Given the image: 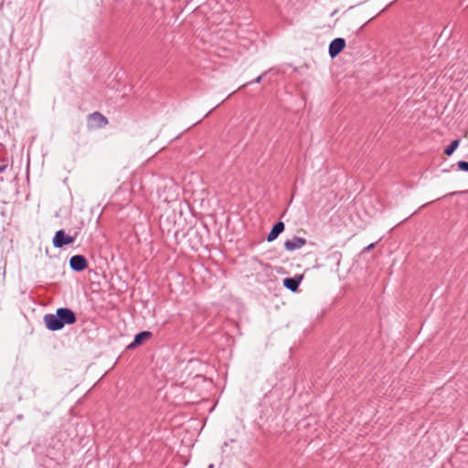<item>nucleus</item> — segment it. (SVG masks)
Masks as SVG:
<instances>
[{"label":"nucleus","instance_id":"nucleus-1","mask_svg":"<svg viewBox=\"0 0 468 468\" xmlns=\"http://www.w3.org/2000/svg\"><path fill=\"white\" fill-rule=\"evenodd\" d=\"M77 321L75 313L66 307L57 309L56 314H47L44 315L46 327L50 331H58L66 324H73Z\"/></svg>","mask_w":468,"mask_h":468},{"label":"nucleus","instance_id":"nucleus-2","mask_svg":"<svg viewBox=\"0 0 468 468\" xmlns=\"http://www.w3.org/2000/svg\"><path fill=\"white\" fill-rule=\"evenodd\" d=\"M74 240V237L69 236L63 229H59L55 233L53 245L55 248H62L65 245L73 243Z\"/></svg>","mask_w":468,"mask_h":468},{"label":"nucleus","instance_id":"nucleus-3","mask_svg":"<svg viewBox=\"0 0 468 468\" xmlns=\"http://www.w3.org/2000/svg\"><path fill=\"white\" fill-rule=\"evenodd\" d=\"M69 266L75 271H82L88 266L86 258L82 255H74L69 259Z\"/></svg>","mask_w":468,"mask_h":468},{"label":"nucleus","instance_id":"nucleus-4","mask_svg":"<svg viewBox=\"0 0 468 468\" xmlns=\"http://www.w3.org/2000/svg\"><path fill=\"white\" fill-rule=\"evenodd\" d=\"M307 243L306 239L302 237L294 236L284 242V248L288 251H293L303 248Z\"/></svg>","mask_w":468,"mask_h":468},{"label":"nucleus","instance_id":"nucleus-5","mask_svg":"<svg viewBox=\"0 0 468 468\" xmlns=\"http://www.w3.org/2000/svg\"><path fill=\"white\" fill-rule=\"evenodd\" d=\"M346 47L344 38H335L329 45V54L332 58L336 57Z\"/></svg>","mask_w":468,"mask_h":468},{"label":"nucleus","instance_id":"nucleus-6","mask_svg":"<svg viewBox=\"0 0 468 468\" xmlns=\"http://www.w3.org/2000/svg\"><path fill=\"white\" fill-rule=\"evenodd\" d=\"M152 336V333L149 331H143L135 335L133 341L127 346V348L133 349L142 345L144 341L148 340Z\"/></svg>","mask_w":468,"mask_h":468},{"label":"nucleus","instance_id":"nucleus-7","mask_svg":"<svg viewBox=\"0 0 468 468\" xmlns=\"http://www.w3.org/2000/svg\"><path fill=\"white\" fill-rule=\"evenodd\" d=\"M303 280L302 275H298L292 278H285L283 280V285L292 292H296L301 282Z\"/></svg>","mask_w":468,"mask_h":468},{"label":"nucleus","instance_id":"nucleus-8","mask_svg":"<svg viewBox=\"0 0 468 468\" xmlns=\"http://www.w3.org/2000/svg\"><path fill=\"white\" fill-rule=\"evenodd\" d=\"M284 230V224L282 221L277 222L270 233L267 236V240L269 242L273 241Z\"/></svg>","mask_w":468,"mask_h":468},{"label":"nucleus","instance_id":"nucleus-9","mask_svg":"<svg viewBox=\"0 0 468 468\" xmlns=\"http://www.w3.org/2000/svg\"><path fill=\"white\" fill-rule=\"evenodd\" d=\"M89 120L96 123L97 127L102 128L108 123V120L99 112H95L89 115Z\"/></svg>","mask_w":468,"mask_h":468},{"label":"nucleus","instance_id":"nucleus-10","mask_svg":"<svg viewBox=\"0 0 468 468\" xmlns=\"http://www.w3.org/2000/svg\"><path fill=\"white\" fill-rule=\"evenodd\" d=\"M460 140L455 139L453 140L445 149L444 154L446 155H452L453 152L456 150V148L459 146Z\"/></svg>","mask_w":468,"mask_h":468},{"label":"nucleus","instance_id":"nucleus-11","mask_svg":"<svg viewBox=\"0 0 468 468\" xmlns=\"http://www.w3.org/2000/svg\"><path fill=\"white\" fill-rule=\"evenodd\" d=\"M199 398V394H197L196 392V390H191V395L188 399H186L184 403H186V404H192V403H195L197 399Z\"/></svg>","mask_w":468,"mask_h":468},{"label":"nucleus","instance_id":"nucleus-12","mask_svg":"<svg viewBox=\"0 0 468 468\" xmlns=\"http://www.w3.org/2000/svg\"><path fill=\"white\" fill-rule=\"evenodd\" d=\"M458 168L463 171L468 172V162L465 161H459L457 163Z\"/></svg>","mask_w":468,"mask_h":468},{"label":"nucleus","instance_id":"nucleus-13","mask_svg":"<svg viewBox=\"0 0 468 468\" xmlns=\"http://www.w3.org/2000/svg\"><path fill=\"white\" fill-rule=\"evenodd\" d=\"M202 380V378L198 375L195 376L192 379V382H194L193 387H196L200 381Z\"/></svg>","mask_w":468,"mask_h":468},{"label":"nucleus","instance_id":"nucleus-14","mask_svg":"<svg viewBox=\"0 0 468 468\" xmlns=\"http://www.w3.org/2000/svg\"><path fill=\"white\" fill-rule=\"evenodd\" d=\"M261 78H262L261 76H259L254 80L250 81V83H260L261 81ZM248 84H250V82L245 83L243 86H246Z\"/></svg>","mask_w":468,"mask_h":468},{"label":"nucleus","instance_id":"nucleus-15","mask_svg":"<svg viewBox=\"0 0 468 468\" xmlns=\"http://www.w3.org/2000/svg\"><path fill=\"white\" fill-rule=\"evenodd\" d=\"M374 247H375V244H374V243H371V244H369L368 246H367V247L363 250V252H367V251L371 250Z\"/></svg>","mask_w":468,"mask_h":468},{"label":"nucleus","instance_id":"nucleus-16","mask_svg":"<svg viewBox=\"0 0 468 468\" xmlns=\"http://www.w3.org/2000/svg\"><path fill=\"white\" fill-rule=\"evenodd\" d=\"M7 168V165L6 164H4V165H0V174L1 173H4Z\"/></svg>","mask_w":468,"mask_h":468},{"label":"nucleus","instance_id":"nucleus-17","mask_svg":"<svg viewBox=\"0 0 468 468\" xmlns=\"http://www.w3.org/2000/svg\"><path fill=\"white\" fill-rule=\"evenodd\" d=\"M190 387H192V385H191V384H189L188 386H186L184 389H187V388H189Z\"/></svg>","mask_w":468,"mask_h":468},{"label":"nucleus","instance_id":"nucleus-18","mask_svg":"<svg viewBox=\"0 0 468 468\" xmlns=\"http://www.w3.org/2000/svg\"><path fill=\"white\" fill-rule=\"evenodd\" d=\"M208 468H213V465H212V464H210Z\"/></svg>","mask_w":468,"mask_h":468}]
</instances>
